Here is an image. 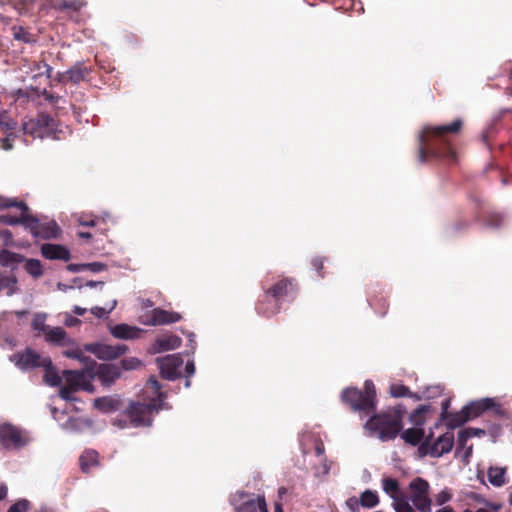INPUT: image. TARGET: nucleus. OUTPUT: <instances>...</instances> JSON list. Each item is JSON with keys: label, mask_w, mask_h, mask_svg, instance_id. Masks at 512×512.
Returning a JSON list of instances; mask_svg holds the SVG:
<instances>
[{"label": "nucleus", "mask_w": 512, "mask_h": 512, "mask_svg": "<svg viewBox=\"0 0 512 512\" xmlns=\"http://www.w3.org/2000/svg\"><path fill=\"white\" fill-rule=\"evenodd\" d=\"M183 360L177 355H168L159 360L160 373L163 378L168 380H175L181 374L178 371L182 366Z\"/></svg>", "instance_id": "nucleus-16"}, {"label": "nucleus", "mask_w": 512, "mask_h": 512, "mask_svg": "<svg viewBox=\"0 0 512 512\" xmlns=\"http://www.w3.org/2000/svg\"><path fill=\"white\" fill-rule=\"evenodd\" d=\"M0 239H2L5 246H9L13 242V235L10 230L2 229L0 230Z\"/></svg>", "instance_id": "nucleus-55"}, {"label": "nucleus", "mask_w": 512, "mask_h": 512, "mask_svg": "<svg viewBox=\"0 0 512 512\" xmlns=\"http://www.w3.org/2000/svg\"><path fill=\"white\" fill-rule=\"evenodd\" d=\"M98 453L95 450H86L79 457L82 472L89 473L91 468L98 465Z\"/></svg>", "instance_id": "nucleus-29"}, {"label": "nucleus", "mask_w": 512, "mask_h": 512, "mask_svg": "<svg viewBox=\"0 0 512 512\" xmlns=\"http://www.w3.org/2000/svg\"><path fill=\"white\" fill-rule=\"evenodd\" d=\"M111 334L118 339H135L141 330L127 324H117L111 328Z\"/></svg>", "instance_id": "nucleus-24"}, {"label": "nucleus", "mask_w": 512, "mask_h": 512, "mask_svg": "<svg viewBox=\"0 0 512 512\" xmlns=\"http://www.w3.org/2000/svg\"><path fill=\"white\" fill-rule=\"evenodd\" d=\"M48 357H44L31 348H26L23 352H17L11 357V361L22 370L43 367Z\"/></svg>", "instance_id": "nucleus-15"}, {"label": "nucleus", "mask_w": 512, "mask_h": 512, "mask_svg": "<svg viewBox=\"0 0 512 512\" xmlns=\"http://www.w3.org/2000/svg\"><path fill=\"white\" fill-rule=\"evenodd\" d=\"M63 355L67 358H72V359H78L79 361L83 362L86 364V366H89L91 365V359L90 357L88 356H85L83 354V351L76 347V348H73V349H68V350H65L63 352Z\"/></svg>", "instance_id": "nucleus-43"}, {"label": "nucleus", "mask_w": 512, "mask_h": 512, "mask_svg": "<svg viewBox=\"0 0 512 512\" xmlns=\"http://www.w3.org/2000/svg\"><path fill=\"white\" fill-rule=\"evenodd\" d=\"M3 130L10 131L16 128V123L14 121H6L5 116H3V124L0 126Z\"/></svg>", "instance_id": "nucleus-63"}, {"label": "nucleus", "mask_w": 512, "mask_h": 512, "mask_svg": "<svg viewBox=\"0 0 512 512\" xmlns=\"http://www.w3.org/2000/svg\"><path fill=\"white\" fill-rule=\"evenodd\" d=\"M27 229L35 238L56 239L61 234L58 224L52 220L48 222H40L38 218L30 215Z\"/></svg>", "instance_id": "nucleus-13"}, {"label": "nucleus", "mask_w": 512, "mask_h": 512, "mask_svg": "<svg viewBox=\"0 0 512 512\" xmlns=\"http://www.w3.org/2000/svg\"><path fill=\"white\" fill-rule=\"evenodd\" d=\"M182 340L174 334L164 335L158 338L155 342L156 352L174 350L180 347Z\"/></svg>", "instance_id": "nucleus-23"}, {"label": "nucleus", "mask_w": 512, "mask_h": 512, "mask_svg": "<svg viewBox=\"0 0 512 512\" xmlns=\"http://www.w3.org/2000/svg\"><path fill=\"white\" fill-rule=\"evenodd\" d=\"M236 512H268L264 497L257 496L235 507Z\"/></svg>", "instance_id": "nucleus-22"}, {"label": "nucleus", "mask_w": 512, "mask_h": 512, "mask_svg": "<svg viewBox=\"0 0 512 512\" xmlns=\"http://www.w3.org/2000/svg\"><path fill=\"white\" fill-rule=\"evenodd\" d=\"M500 408L499 405L495 403V401L491 398L481 399L479 401L471 402L470 404L464 406L466 412L469 415V420L475 417L480 416L482 413L489 409Z\"/></svg>", "instance_id": "nucleus-21"}, {"label": "nucleus", "mask_w": 512, "mask_h": 512, "mask_svg": "<svg viewBox=\"0 0 512 512\" xmlns=\"http://www.w3.org/2000/svg\"><path fill=\"white\" fill-rule=\"evenodd\" d=\"M120 400L106 396L94 400V407L103 413H111L120 409Z\"/></svg>", "instance_id": "nucleus-25"}, {"label": "nucleus", "mask_w": 512, "mask_h": 512, "mask_svg": "<svg viewBox=\"0 0 512 512\" xmlns=\"http://www.w3.org/2000/svg\"><path fill=\"white\" fill-rule=\"evenodd\" d=\"M465 431H468V435H470V438L475 436H484L486 434L485 430L480 428H466Z\"/></svg>", "instance_id": "nucleus-61"}, {"label": "nucleus", "mask_w": 512, "mask_h": 512, "mask_svg": "<svg viewBox=\"0 0 512 512\" xmlns=\"http://www.w3.org/2000/svg\"><path fill=\"white\" fill-rule=\"evenodd\" d=\"M463 127L461 119H455L450 124L426 126L419 135L417 158L420 163H426L433 158L452 165L458 162L454 149L453 138Z\"/></svg>", "instance_id": "nucleus-1"}, {"label": "nucleus", "mask_w": 512, "mask_h": 512, "mask_svg": "<svg viewBox=\"0 0 512 512\" xmlns=\"http://www.w3.org/2000/svg\"><path fill=\"white\" fill-rule=\"evenodd\" d=\"M496 135V128L494 126L488 127L481 135L482 142L487 146L490 147L491 140Z\"/></svg>", "instance_id": "nucleus-51"}, {"label": "nucleus", "mask_w": 512, "mask_h": 512, "mask_svg": "<svg viewBox=\"0 0 512 512\" xmlns=\"http://www.w3.org/2000/svg\"><path fill=\"white\" fill-rule=\"evenodd\" d=\"M368 301H369V305L375 310V312L378 315H380V316L386 315V313L388 311L389 304L384 297L374 296V297H370Z\"/></svg>", "instance_id": "nucleus-39"}, {"label": "nucleus", "mask_w": 512, "mask_h": 512, "mask_svg": "<svg viewBox=\"0 0 512 512\" xmlns=\"http://www.w3.org/2000/svg\"><path fill=\"white\" fill-rule=\"evenodd\" d=\"M144 402L133 401L125 410V415L133 427L151 426L154 414L165 407L166 394L161 391L159 381L151 377L142 394Z\"/></svg>", "instance_id": "nucleus-2"}, {"label": "nucleus", "mask_w": 512, "mask_h": 512, "mask_svg": "<svg viewBox=\"0 0 512 512\" xmlns=\"http://www.w3.org/2000/svg\"><path fill=\"white\" fill-rule=\"evenodd\" d=\"M29 442L28 433L11 423L0 424V444L6 450H19Z\"/></svg>", "instance_id": "nucleus-7"}, {"label": "nucleus", "mask_w": 512, "mask_h": 512, "mask_svg": "<svg viewBox=\"0 0 512 512\" xmlns=\"http://www.w3.org/2000/svg\"><path fill=\"white\" fill-rule=\"evenodd\" d=\"M444 420L447 421L448 428L454 429L469 421V415L463 407L460 412L449 413Z\"/></svg>", "instance_id": "nucleus-34"}, {"label": "nucleus", "mask_w": 512, "mask_h": 512, "mask_svg": "<svg viewBox=\"0 0 512 512\" xmlns=\"http://www.w3.org/2000/svg\"><path fill=\"white\" fill-rule=\"evenodd\" d=\"M451 497H452V495L448 491L443 490L436 495V497H435L436 504L444 505L445 503L450 501Z\"/></svg>", "instance_id": "nucleus-54"}, {"label": "nucleus", "mask_w": 512, "mask_h": 512, "mask_svg": "<svg viewBox=\"0 0 512 512\" xmlns=\"http://www.w3.org/2000/svg\"><path fill=\"white\" fill-rule=\"evenodd\" d=\"M25 257L22 254L2 249L0 251V265L3 267H11L15 269V266L22 263Z\"/></svg>", "instance_id": "nucleus-28"}, {"label": "nucleus", "mask_w": 512, "mask_h": 512, "mask_svg": "<svg viewBox=\"0 0 512 512\" xmlns=\"http://www.w3.org/2000/svg\"><path fill=\"white\" fill-rule=\"evenodd\" d=\"M78 222L82 226L93 227L96 225V219L93 216L81 215Z\"/></svg>", "instance_id": "nucleus-56"}, {"label": "nucleus", "mask_w": 512, "mask_h": 512, "mask_svg": "<svg viewBox=\"0 0 512 512\" xmlns=\"http://www.w3.org/2000/svg\"><path fill=\"white\" fill-rule=\"evenodd\" d=\"M341 402L353 412L368 416L376 411L377 395L374 383L366 380L363 389L347 387L340 394Z\"/></svg>", "instance_id": "nucleus-4"}, {"label": "nucleus", "mask_w": 512, "mask_h": 512, "mask_svg": "<svg viewBox=\"0 0 512 512\" xmlns=\"http://www.w3.org/2000/svg\"><path fill=\"white\" fill-rule=\"evenodd\" d=\"M88 373L91 379L97 378L103 385L109 386L121 376V368L116 364L103 363L97 365L91 361L88 366Z\"/></svg>", "instance_id": "nucleus-12"}, {"label": "nucleus", "mask_w": 512, "mask_h": 512, "mask_svg": "<svg viewBox=\"0 0 512 512\" xmlns=\"http://www.w3.org/2000/svg\"><path fill=\"white\" fill-rule=\"evenodd\" d=\"M360 505L364 508H374L379 504V496L376 491L367 489L360 494Z\"/></svg>", "instance_id": "nucleus-36"}, {"label": "nucleus", "mask_w": 512, "mask_h": 512, "mask_svg": "<svg viewBox=\"0 0 512 512\" xmlns=\"http://www.w3.org/2000/svg\"><path fill=\"white\" fill-rule=\"evenodd\" d=\"M449 406H450V400L449 399H446V400H444L442 402V404H441V408H442L441 419L442 420L445 419L448 416V414H449V412H448Z\"/></svg>", "instance_id": "nucleus-64"}, {"label": "nucleus", "mask_w": 512, "mask_h": 512, "mask_svg": "<svg viewBox=\"0 0 512 512\" xmlns=\"http://www.w3.org/2000/svg\"><path fill=\"white\" fill-rule=\"evenodd\" d=\"M502 216L497 213H490L485 219V225L489 227H499L502 223Z\"/></svg>", "instance_id": "nucleus-50"}, {"label": "nucleus", "mask_w": 512, "mask_h": 512, "mask_svg": "<svg viewBox=\"0 0 512 512\" xmlns=\"http://www.w3.org/2000/svg\"><path fill=\"white\" fill-rule=\"evenodd\" d=\"M347 506L352 510L356 511L360 505V498L351 497L346 502Z\"/></svg>", "instance_id": "nucleus-60"}, {"label": "nucleus", "mask_w": 512, "mask_h": 512, "mask_svg": "<svg viewBox=\"0 0 512 512\" xmlns=\"http://www.w3.org/2000/svg\"><path fill=\"white\" fill-rule=\"evenodd\" d=\"M85 350L94 354L101 360H114L122 356L128 350L124 344L108 345L104 343H91L85 345Z\"/></svg>", "instance_id": "nucleus-14"}, {"label": "nucleus", "mask_w": 512, "mask_h": 512, "mask_svg": "<svg viewBox=\"0 0 512 512\" xmlns=\"http://www.w3.org/2000/svg\"><path fill=\"white\" fill-rule=\"evenodd\" d=\"M86 4L87 3L84 0H59V1L55 2L54 7L61 11H64V10L79 11L83 7H85Z\"/></svg>", "instance_id": "nucleus-37"}, {"label": "nucleus", "mask_w": 512, "mask_h": 512, "mask_svg": "<svg viewBox=\"0 0 512 512\" xmlns=\"http://www.w3.org/2000/svg\"><path fill=\"white\" fill-rule=\"evenodd\" d=\"M17 279L15 277L0 275V292L7 290V295L11 296L15 292Z\"/></svg>", "instance_id": "nucleus-42"}, {"label": "nucleus", "mask_w": 512, "mask_h": 512, "mask_svg": "<svg viewBox=\"0 0 512 512\" xmlns=\"http://www.w3.org/2000/svg\"><path fill=\"white\" fill-rule=\"evenodd\" d=\"M470 221L467 219H457L451 226L453 233H461L470 227Z\"/></svg>", "instance_id": "nucleus-48"}, {"label": "nucleus", "mask_w": 512, "mask_h": 512, "mask_svg": "<svg viewBox=\"0 0 512 512\" xmlns=\"http://www.w3.org/2000/svg\"><path fill=\"white\" fill-rule=\"evenodd\" d=\"M390 394L396 398L412 396V392L410 391L409 387L402 385V384L391 385L390 386Z\"/></svg>", "instance_id": "nucleus-44"}, {"label": "nucleus", "mask_w": 512, "mask_h": 512, "mask_svg": "<svg viewBox=\"0 0 512 512\" xmlns=\"http://www.w3.org/2000/svg\"><path fill=\"white\" fill-rule=\"evenodd\" d=\"M65 384L60 389V397L65 401H75L74 393L79 390L92 392L93 386L90 382L88 368L86 370L64 371Z\"/></svg>", "instance_id": "nucleus-6"}, {"label": "nucleus", "mask_w": 512, "mask_h": 512, "mask_svg": "<svg viewBox=\"0 0 512 512\" xmlns=\"http://www.w3.org/2000/svg\"><path fill=\"white\" fill-rule=\"evenodd\" d=\"M14 138H15V136H14L13 133L8 134V136L5 139L2 140V145H1L2 148L4 150L12 149L13 148L12 142H13Z\"/></svg>", "instance_id": "nucleus-59"}, {"label": "nucleus", "mask_w": 512, "mask_h": 512, "mask_svg": "<svg viewBox=\"0 0 512 512\" xmlns=\"http://www.w3.org/2000/svg\"><path fill=\"white\" fill-rule=\"evenodd\" d=\"M67 270L73 273H77L83 270H86L85 264H68Z\"/></svg>", "instance_id": "nucleus-62"}, {"label": "nucleus", "mask_w": 512, "mask_h": 512, "mask_svg": "<svg viewBox=\"0 0 512 512\" xmlns=\"http://www.w3.org/2000/svg\"><path fill=\"white\" fill-rule=\"evenodd\" d=\"M41 254L49 260L68 261L71 258L70 251L63 245L46 243L41 246Z\"/></svg>", "instance_id": "nucleus-20"}, {"label": "nucleus", "mask_w": 512, "mask_h": 512, "mask_svg": "<svg viewBox=\"0 0 512 512\" xmlns=\"http://www.w3.org/2000/svg\"><path fill=\"white\" fill-rule=\"evenodd\" d=\"M21 211L20 216H12L10 214L0 215V223L5 225L22 224L26 229L29 222V207L27 209L18 208Z\"/></svg>", "instance_id": "nucleus-27"}, {"label": "nucleus", "mask_w": 512, "mask_h": 512, "mask_svg": "<svg viewBox=\"0 0 512 512\" xmlns=\"http://www.w3.org/2000/svg\"><path fill=\"white\" fill-rule=\"evenodd\" d=\"M43 365L45 374H44V380L47 384L50 386H58L61 383V377L59 376L58 372L54 368L52 361L50 358H47Z\"/></svg>", "instance_id": "nucleus-31"}, {"label": "nucleus", "mask_w": 512, "mask_h": 512, "mask_svg": "<svg viewBox=\"0 0 512 512\" xmlns=\"http://www.w3.org/2000/svg\"><path fill=\"white\" fill-rule=\"evenodd\" d=\"M36 0H9V3L21 14H27L33 10Z\"/></svg>", "instance_id": "nucleus-41"}, {"label": "nucleus", "mask_w": 512, "mask_h": 512, "mask_svg": "<svg viewBox=\"0 0 512 512\" xmlns=\"http://www.w3.org/2000/svg\"><path fill=\"white\" fill-rule=\"evenodd\" d=\"M45 321H46V315L45 314H36L34 316L33 321H32V328L34 330L43 332L45 334V332L47 331V329L49 327V326H47L45 324Z\"/></svg>", "instance_id": "nucleus-46"}, {"label": "nucleus", "mask_w": 512, "mask_h": 512, "mask_svg": "<svg viewBox=\"0 0 512 512\" xmlns=\"http://www.w3.org/2000/svg\"><path fill=\"white\" fill-rule=\"evenodd\" d=\"M468 200L473 205L474 210V218L476 221L481 220V212L485 208V200L482 198L480 193L476 191H471L468 193Z\"/></svg>", "instance_id": "nucleus-33"}, {"label": "nucleus", "mask_w": 512, "mask_h": 512, "mask_svg": "<svg viewBox=\"0 0 512 512\" xmlns=\"http://www.w3.org/2000/svg\"><path fill=\"white\" fill-rule=\"evenodd\" d=\"M85 266H86V270H90L95 273L104 271L106 269V265L101 262L87 263V264H85Z\"/></svg>", "instance_id": "nucleus-57"}, {"label": "nucleus", "mask_w": 512, "mask_h": 512, "mask_svg": "<svg viewBox=\"0 0 512 512\" xmlns=\"http://www.w3.org/2000/svg\"><path fill=\"white\" fill-rule=\"evenodd\" d=\"M255 310L258 315L270 318L280 312L281 302L264 293L263 298L257 301Z\"/></svg>", "instance_id": "nucleus-18"}, {"label": "nucleus", "mask_w": 512, "mask_h": 512, "mask_svg": "<svg viewBox=\"0 0 512 512\" xmlns=\"http://www.w3.org/2000/svg\"><path fill=\"white\" fill-rule=\"evenodd\" d=\"M44 335L47 342L57 345L63 346L70 341V339L67 338L66 331L62 327H48Z\"/></svg>", "instance_id": "nucleus-26"}, {"label": "nucleus", "mask_w": 512, "mask_h": 512, "mask_svg": "<svg viewBox=\"0 0 512 512\" xmlns=\"http://www.w3.org/2000/svg\"><path fill=\"white\" fill-rule=\"evenodd\" d=\"M381 484L383 491L393 500V507L396 512H415L409 503L408 497L401 490L397 479L384 477Z\"/></svg>", "instance_id": "nucleus-10"}, {"label": "nucleus", "mask_w": 512, "mask_h": 512, "mask_svg": "<svg viewBox=\"0 0 512 512\" xmlns=\"http://www.w3.org/2000/svg\"><path fill=\"white\" fill-rule=\"evenodd\" d=\"M311 265L313 269L316 271L317 275L321 278L324 277L323 268H324V258L323 257H315L311 261Z\"/></svg>", "instance_id": "nucleus-53"}, {"label": "nucleus", "mask_w": 512, "mask_h": 512, "mask_svg": "<svg viewBox=\"0 0 512 512\" xmlns=\"http://www.w3.org/2000/svg\"><path fill=\"white\" fill-rule=\"evenodd\" d=\"M433 410L431 405H420L410 414V422L421 427L426 422V415Z\"/></svg>", "instance_id": "nucleus-32"}, {"label": "nucleus", "mask_w": 512, "mask_h": 512, "mask_svg": "<svg viewBox=\"0 0 512 512\" xmlns=\"http://www.w3.org/2000/svg\"><path fill=\"white\" fill-rule=\"evenodd\" d=\"M10 207L27 209V204L24 201H18L16 199H8L0 196V210Z\"/></svg>", "instance_id": "nucleus-45"}, {"label": "nucleus", "mask_w": 512, "mask_h": 512, "mask_svg": "<svg viewBox=\"0 0 512 512\" xmlns=\"http://www.w3.org/2000/svg\"><path fill=\"white\" fill-rule=\"evenodd\" d=\"M92 68L86 66L83 62H77L63 74V81H69L78 84L85 81L91 74Z\"/></svg>", "instance_id": "nucleus-19"}, {"label": "nucleus", "mask_w": 512, "mask_h": 512, "mask_svg": "<svg viewBox=\"0 0 512 512\" xmlns=\"http://www.w3.org/2000/svg\"><path fill=\"white\" fill-rule=\"evenodd\" d=\"M25 271L34 278H39L43 275L42 264L38 259H25Z\"/></svg>", "instance_id": "nucleus-40"}, {"label": "nucleus", "mask_w": 512, "mask_h": 512, "mask_svg": "<svg viewBox=\"0 0 512 512\" xmlns=\"http://www.w3.org/2000/svg\"><path fill=\"white\" fill-rule=\"evenodd\" d=\"M263 292L267 296L281 302L284 298H295L299 291L298 283L293 277L280 276L270 287L262 285Z\"/></svg>", "instance_id": "nucleus-11"}, {"label": "nucleus", "mask_w": 512, "mask_h": 512, "mask_svg": "<svg viewBox=\"0 0 512 512\" xmlns=\"http://www.w3.org/2000/svg\"><path fill=\"white\" fill-rule=\"evenodd\" d=\"M25 134L33 138L52 137L54 140L62 139L63 130L58 128L56 120L45 113L38 114L35 118L29 119L23 124Z\"/></svg>", "instance_id": "nucleus-5"}, {"label": "nucleus", "mask_w": 512, "mask_h": 512, "mask_svg": "<svg viewBox=\"0 0 512 512\" xmlns=\"http://www.w3.org/2000/svg\"><path fill=\"white\" fill-rule=\"evenodd\" d=\"M405 413L401 405L388 408L373 415L366 421L364 428L377 434L382 441L393 440L402 429V418Z\"/></svg>", "instance_id": "nucleus-3"}, {"label": "nucleus", "mask_w": 512, "mask_h": 512, "mask_svg": "<svg viewBox=\"0 0 512 512\" xmlns=\"http://www.w3.org/2000/svg\"><path fill=\"white\" fill-rule=\"evenodd\" d=\"M31 503L27 499H19L12 504L7 512H28Z\"/></svg>", "instance_id": "nucleus-47"}, {"label": "nucleus", "mask_w": 512, "mask_h": 512, "mask_svg": "<svg viewBox=\"0 0 512 512\" xmlns=\"http://www.w3.org/2000/svg\"><path fill=\"white\" fill-rule=\"evenodd\" d=\"M12 34L15 40L24 42V43H35L36 37L34 34L30 33L27 29L22 26H14L12 27Z\"/></svg>", "instance_id": "nucleus-38"}, {"label": "nucleus", "mask_w": 512, "mask_h": 512, "mask_svg": "<svg viewBox=\"0 0 512 512\" xmlns=\"http://www.w3.org/2000/svg\"><path fill=\"white\" fill-rule=\"evenodd\" d=\"M402 439L413 446L421 445L424 438V430L420 427L417 428H409L402 432L401 434Z\"/></svg>", "instance_id": "nucleus-30"}, {"label": "nucleus", "mask_w": 512, "mask_h": 512, "mask_svg": "<svg viewBox=\"0 0 512 512\" xmlns=\"http://www.w3.org/2000/svg\"><path fill=\"white\" fill-rule=\"evenodd\" d=\"M34 66H35V69L38 71L39 75L45 74L48 78L51 77L52 67L49 64H47L46 62H44V61L36 62Z\"/></svg>", "instance_id": "nucleus-52"}, {"label": "nucleus", "mask_w": 512, "mask_h": 512, "mask_svg": "<svg viewBox=\"0 0 512 512\" xmlns=\"http://www.w3.org/2000/svg\"><path fill=\"white\" fill-rule=\"evenodd\" d=\"M506 468L490 467L487 473L489 482L496 487L503 486L505 481Z\"/></svg>", "instance_id": "nucleus-35"}, {"label": "nucleus", "mask_w": 512, "mask_h": 512, "mask_svg": "<svg viewBox=\"0 0 512 512\" xmlns=\"http://www.w3.org/2000/svg\"><path fill=\"white\" fill-rule=\"evenodd\" d=\"M430 485L427 480L416 477L409 484L410 499L420 512H431L432 500L429 497Z\"/></svg>", "instance_id": "nucleus-9"}, {"label": "nucleus", "mask_w": 512, "mask_h": 512, "mask_svg": "<svg viewBox=\"0 0 512 512\" xmlns=\"http://www.w3.org/2000/svg\"><path fill=\"white\" fill-rule=\"evenodd\" d=\"M470 439V435H468V431H465V429L461 430L459 433H458V446L460 448H465L466 447V444H467V441Z\"/></svg>", "instance_id": "nucleus-58"}, {"label": "nucleus", "mask_w": 512, "mask_h": 512, "mask_svg": "<svg viewBox=\"0 0 512 512\" xmlns=\"http://www.w3.org/2000/svg\"><path fill=\"white\" fill-rule=\"evenodd\" d=\"M181 319L182 316L178 312L154 308L150 313V320L147 324L152 326L169 325L179 322Z\"/></svg>", "instance_id": "nucleus-17"}, {"label": "nucleus", "mask_w": 512, "mask_h": 512, "mask_svg": "<svg viewBox=\"0 0 512 512\" xmlns=\"http://www.w3.org/2000/svg\"><path fill=\"white\" fill-rule=\"evenodd\" d=\"M140 365L141 362L135 357L125 358L121 361V368L124 370H133Z\"/></svg>", "instance_id": "nucleus-49"}, {"label": "nucleus", "mask_w": 512, "mask_h": 512, "mask_svg": "<svg viewBox=\"0 0 512 512\" xmlns=\"http://www.w3.org/2000/svg\"><path fill=\"white\" fill-rule=\"evenodd\" d=\"M432 435L433 434L430 433L429 436H427L426 439L418 447V453L421 457L430 455L431 457L438 458L451 451L454 444L453 433L446 432L438 437V439L433 444H431L430 440Z\"/></svg>", "instance_id": "nucleus-8"}]
</instances>
